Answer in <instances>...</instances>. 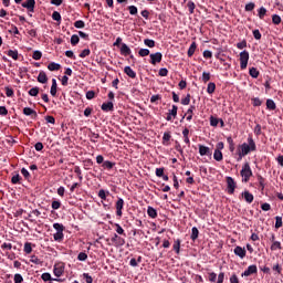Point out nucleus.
Instances as JSON below:
<instances>
[{"instance_id": "1", "label": "nucleus", "mask_w": 283, "mask_h": 283, "mask_svg": "<svg viewBox=\"0 0 283 283\" xmlns=\"http://www.w3.org/2000/svg\"><path fill=\"white\" fill-rule=\"evenodd\" d=\"M248 154H249V144L244 143L242 145H239L237 148L238 163H240V160H242V158H244V156H247Z\"/></svg>"}, {"instance_id": "2", "label": "nucleus", "mask_w": 283, "mask_h": 283, "mask_svg": "<svg viewBox=\"0 0 283 283\" xmlns=\"http://www.w3.org/2000/svg\"><path fill=\"white\" fill-rule=\"evenodd\" d=\"M240 67L241 70H247V66L249 65V52L248 51H242L240 53Z\"/></svg>"}, {"instance_id": "3", "label": "nucleus", "mask_w": 283, "mask_h": 283, "mask_svg": "<svg viewBox=\"0 0 283 283\" xmlns=\"http://www.w3.org/2000/svg\"><path fill=\"white\" fill-rule=\"evenodd\" d=\"M36 6V0H27L22 3V8L28 10V14L32 17V12H34V8Z\"/></svg>"}, {"instance_id": "4", "label": "nucleus", "mask_w": 283, "mask_h": 283, "mask_svg": "<svg viewBox=\"0 0 283 283\" xmlns=\"http://www.w3.org/2000/svg\"><path fill=\"white\" fill-rule=\"evenodd\" d=\"M125 207V200L123 198H118L116 203H115V209H116V216L118 218H123V209Z\"/></svg>"}, {"instance_id": "5", "label": "nucleus", "mask_w": 283, "mask_h": 283, "mask_svg": "<svg viewBox=\"0 0 283 283\" xmlns=\"http://www.w3.org/2000/svg\"><path fill=\"white\" fill-rule=\"evenodd\" d=\"M163 61V53L156 52L150 54V64L157 65V63H160Z\"/></svg>"}, {"instance_id": "6", "label": "nucleus", "mask_w": 283, "mask_h": 283, "mask_svg": "<svg viewBox=\"0 0 283 283\" xmlns=\"http://www.w3.org/2000/svg\"><path fill=\"white\" fill-rule=\"evenodd\" d=\"M41 280H43V282H45V283L63 282V280H61V279H53V277H52V274H50L49 272H44V273L41 275Z\"/></svg>"}, {"instance_id": "7", "label": "nucleus", "mask_w": 283, "mask_h": 283, "mask_svg": "<svg viewBox=\"0 0 283 283\" xmlns=\"http://www.w3.org/2000/svg\"><path fill=\"white\" fill-rule=\"evenodd\" d=\"M228 193L233 195L235 192V180L232 177H227Z\"/></svg>"}, {"instance_id": "8", "label": "nucleus", "mask_w": 283, "mask_h": 283, "mask_svg": "<svg viewBox=\"0 0 283 283\" xmlns=\"http://www.w3.org/2000/svg\"><path fill=\"white\" fill-rule=\"evenodd\" d=\"M23 114L24 116H31L33 120H36V118H39V114L36 113V111L32 109L31 107H24Z\"/></svg>"}, {"instance_id": "9", "label": "nucleus", "mask_w": 283, "mask_h": 283, "mask_svg": "<svg viewBox=\"0 0 283 283\" xmlns=\"http://www.w3.org/2000/svg\"><path fill=\"white\" fill-rule=\"evenodd\" d=\"M242 182H249V163H245L241 169Z\"/></svg>"}, {"instance_id": "10", "label": "nucleus", "mask_w": 283, "mask_h": 283, "mask_svg": "<svg viewBox=\"0 0 283 283\" xmlns=\"http://www.w3.org/2000/svg\"><path fill=\"white\" fill-rule=\"evenodd\" d=\"M176 116H178V106L172 105V108L168 111L166 120L171 122L174 118H176Z\"/></svg>"}, {"instance_id": "11", "label": "nucleus", "mask_w": 283, "mask_h": 283, "mask_svg": "<svg viewBox=\"0 0 283 283\" xmlns=\"http://www.w3.org/2000/svg\"><path fill=\"white\" fill-rule=\"evenodd\" d=\"M111 242L116 244V247H124L125 244V239L120 238L118 234H114L113 238L111 239Z\"/></svg>"}, {"instance_id": "12", "label": "nucleus", "mask_w": 283, "mask_h": 283, "mask_svg": "<svg viewBox=\"0 0 283 283\" xmlns=\"http://www.w3.org/2000/svg\"><path fill=\"white\" fill-rule=\"evenodd\" d=\"M120 54L123 56H130V59H134V55H132V49H129L125 43H122Z\"/></svg>"}, {"instance_id": "13", "label": "nucleus", "mask_w": 283, "mask_h": 283, "mask_svg": "<svg viewBox=\"0 0 283 283\" xmlns=\"http://www.w3.org/2000/svg\"><path fill=\"white\" fill-rule=\"evenodd\" d=\"M193 112H196V105H191V106L188 108V111H187V113L184 115L182 119H185V116H187V117H186V120H188V122L193 120Z\"/></svg>"}, {"instance_id": "14", "label": "nucleus", "mask_w": 283, "mask_h": 283, "mask_svg": "<svg viewBox=\"0 0 283 283\" xmlns=\"http://www.w3.org/2000/svg\"><path fill=\"white\" fill-rule=\"evenodd\" d=\"M199 154L200 156H211V148L205 145H199Z\"/></svg>"}, {"instance_id": "15", "label": "nucleus", "mask_w": 283, "mask_h": 283, "mask_svg": "<svg viewBox=\"0 0 283 283\" xmlns=\"http://www.w3.org/2000/svg\"><path fill=\"white\" fill-rule=\"evenodd\" d=\"M102 112H114V103L113 102H107L103 103L101 106Z\"/></svg>"}, {"instance_id": "16", "label": "nucleus", "mask_w": 283, "mask_h": 283, "mask_svg": "<svg viewBox=\"0 0 283 283\" xmlns=\"http://www.w3.org/2000/svg\"><path fill=\"white\" fill-rule=\"evenodd\" d=\"M53 273L55 277H61V275L65 273V268H63L62 265H54Z\"/></svg>"}, {"instance_id": "17", "label": "nucleus", "mask_w": 283, "mask_h": 283, "mask_svg": "<svg viewBox=\"0 0 283 283\" xmlns=\"http://www.w3.org/2000/svg\"><path fill=\"white\" fill-rule=\"evenodd\" d=\"M234 254H237L239 258H244L247 255V250L242 247H235L234 248Z\"/></svg>"}, {"instance_id": "18", "label": "nucleus", "mask_w": 283, "mask_h": 283, "mask_svg": "<svg viewBox=\"0 0 283 283\" xmlns=\"http://www.w3.org/2000/svg\"><path fill=\"white\" fill-rule=\"evenodd\" d=\"M147 214H148L149 218H153V219L158 218V211L151 206H149L147 208Z\"/></svg>"}, {"instance_id": "19", "label": "nucleus", "mask_w": 283, "mask_h": 283, "mask_svg": "<svg viewBox=\"0 0 283 283\" xmlns=\"http://www.w3.org/2000/svg\"><path fill=\"white\" fill-rule=\"evenodd\" d=\"M38 83H42V84L48 83V74H45L44 71H40L38 75Z\"/></svg>"}, {"instance_id": "20", "label": "nucleus", "mask_w": 283, "mask_h": 283, "mask_svg": "<svg viewBox=\"0 0 283 283\" xmlns=\"http://www.w3.org/2000/svg\"><path fill=\"white\" fill-rule=\"evenodd\" d=\"M48 70H50V72H59V70H61V64L56 62H51L48 65Z\"/></svg>"}, {"instance_id": "21", "label": "nucleus", "mask_w": 283, "mask_h": 283, "mask_svg": "<svg viewBox=\"0 0 283 283\" xmlns=\"http://www.w3.org/2000/svg\"><path fill=\"white\" fill-rule=\"evenodd\" d=\"M198 48V44L196 42H192L188 49L187 55L189 57L193 56V54H196V50Z\"/></svg>"}, {"instance_id": "22", "label": "nucleus", "mask_w": 283, "mask_h": 283, "mask_svg": "<svg viewBox=\"0 0 283 283\" xmlns=\"http://www.w3.org/2000/svg\"><path fill=\"white\" fill-rule=\"evenodd\" d=\"M102 167L103 169H107L109 171L111 169H114V167H116V163L106 160L102 164Z\"/></svg>"}, {"instance_id": "23", "label": "nucleus", "mask_w": 283, "mask_h": 283, "mask_svg": "<svg viewBox=\"0 0 283 283\" xmlns=\"http://www.w3.org/2000/svg\"><path fill=\"white\" fill-rule=\"evenodd\" d=\"M198 235H200V231L198 230V228L193 227L191 229L190 240H192V242H196V240H198Z\"/></svg>"}, {"instance_id": "24", "label": "nucleus", "mask_w": 283, "mask_h": 283, "mask_svg": "<svg viewBox=\"0 0 283 283\" xmlns=\"http://www.w3.org/2000/svg\"><path fill=\"white\" fill-rule=\"evenodd\" d=\"M7 55L13 59V61H19V51L17 50H9Z\"/></svg>"}, {"instance_id": "25", "label": "nucleus", "mask_w": 283, "mask_h": 283, "mask_svg": "<svg viewBox=\"0 0 283 283\" xmlns=\"http://www.w3.org/2000/svg\"><path fill=\"white\" fill-rule=\"evenodd\" d=\"M124 72L129 76V78H136V73L132 69V66H125Z\"/></svg>"}, {"instance_id": "26", "label": "nucleus", "mask_w": 283, "mask_h": 283, "mask_svg": "<svg viewBox=\"0 0 283 283\" xmlns=\"http://www.w3.org/2000/svg\"><path fill=\"white\" fill-rule=\"evenodd\" d=\"M227 143L229 145V150L231 151V154H233V151H235V143H233V138L228 137Z\"/></svg>"}, {"instance_id": "27", "label": "nucleus", "mask_w": 283, "mask_h": 283, "mask_svg": "<svg viewBox=\"0 0 283 283\" xmlns=\"http://www.w3.org/2000/svg\"><path fill=\"white\" fill-rule=\"evenodd\" d=\"M56 87H57L56 78H53L52 85H51V91H50L51 96H56Z\"/></svg>"}, {"instance_id": "28", "label": "nucleus", "mask_w": 283, "mask_h": 283, "mask_svg": "<svg viewBox=\"0 0 283 283\" xmlns=\"http://www.w3.org/2000/svg\"><path fill=\"white\" fill-rule=\"evenodd\" d=\"M180 244H181V241L180 239H177L175 242H174V245H172V249L174 251L178 254H180Z\"/></svg>"}, {"instance_id": "29", "label": "nucleus", "mask_w": 283, "mask_h": 283, "mask_svg": "<svg viewBox=\"0 0 283 283\" xmlns=\"http://www.w3.org/2000/svg\"><path fill=\"white\" fill-rule=\"evenodd\" d=\"M249 74L252 76V78H258L260 76V71L255 67H251L249 70Z\"/></svg>"}, {"instance_id": "30", "label": "nucleus", "mask_w": 283, "mask_h": 283, "mask_svg": "<svg viewBox=\"0 0 283 283\" xmlns=\"http://www.w3.org/2000/svg\"><path fill=\"white\" fill-rule=\"evenodd\" d=\"M282 250V243L280 241H274L271 245V251H280Z\"/></svg>"}, {"instance_id": "31", "label": "nucleus", "mask_w": 283, "mask_h": 283, "mask_svg": "<svg viewBox=\"0 0 283 283\" xmlns=\"http://www.w3.org/2000/svg\"><path fill=\"white\" fill-rule=\"evenodd\" d=\"M53 229L59 233H63V231H65V226H63V223H54Z\"/></svg>"}, {"instance_id": "32", "label": "nucleus", "mask_w": 283, "mask_h": 283, "mask_svg": "<svg viewBox=\"0 0 283 283\" xmlns=\"http://www.w3.org/2000/svg\"><path fill=\"white\" fill-rule=\"evenodd\" d=\"M213 158L214 160H217V163L222 161V158H223L222 150H214Z\"/></svg>"}, {"instance_id": "33", "label": "nucleus", "mask_w": 283, "mask_h": 283, "mask_svg": "<svg viewBox=\"0 0 283 283\" xmlns=\"http://www.w3.org/2000/svg\"><path fill=\"white\" fill-rule=\"evenodd\" d=\"M107 196H109V191H105L104 189L98 191V198H101V200H107Z\"/></svg>"}, {"instance_id": "34", "label": "nucleus", "mask_w": 283, "mask_h": 283, "mask_svg": "<svg viewBox=\"0 0 283 283\" xmlns=\"http://www.w3.org/2000/svg\"><path fill=\"white\" fill-rule=\"evenodd\" d=\"M80 41H81V38H78V35L77 34H73L72 36H71V45H78V43H80Z\"/></svg>"}, {"instance_id": "35", "label": "nucleus", "mask_w": 283, "mask_h": 283, "mask_svg": "<svg viewBox=\"0 0 283 283\" xmlns=\"http://www.w3.org/2000/svg\"><path fill=\"white\" fill-rule=\"evenodd\" d=\"M24 253H27V255H30V253H32V243L31 242L24 243Z\"/></svg>"}, {"instance_id": "36", "label": "nucleus", "mask_w": 283, "mask_h": 283, "mask_svg": "<svg viewBox=\"0 0 283 283\" xmlns=\"http://www.w3.org/2000/svg\"><path fill=\"white\" fill-rule=\"evenodd\" d=\"M144 44H145L147 48H156V41L150 40V39H145V40H144Z\"/></svg>"}, {"instance_id": "37", "label": "nucleus", "mask_w": 283, "mask_h": 283, "mask_svg": "<svg viewBox=\"0 0 283 283\" xmlns=\"http://www.w3.org/2000/svg\"><path fill=\"white\" fill-rule=\"evenodd\" d=\"M53 238H54L55 242H63L64 234H63V232H56L53 234Z\"/></svg>"}, {"instance_id": "38", "label": "nucleus", "mask_w": 283, "mask_h": 283, "mask_svg": "<svg viewBox=\"0 0 283 283\" xmlns=\"http://www.w3.org/2000/svg\"><path fill=\"white\" fill-rule=\"evenodd\" d=\"M220 123V118L210 116V125L211 127H218V124Z\"/></svg>"}, {"instance_id": "39", "label": "nucleus", "mask_w": 283, "mask_h": 283, "mask_svg": "<svg viewBox=\"0 0 283 283\" xmlns=\"http://www.w3.org/2000/svg\"><path fill=\"white\" fill-rule=\"evenodd\" d=\"M187 8L189 9L190 14H193L196 11V3L193 1H188Z\"/></svg>"}, {"instance_id": "40", "label": "nucleus", "mask_w": 283, "mask_h": 283, "mask_svg": "<svg viewBox=\"0 0 283 283\" xmlns=\"http://www.w3.org/2000/svg\"><path fill=\"white\" fill-rule=\"evenodd\" d=\"M74 28H77V30H83V28H85V22L83 20H77L74 22Z\"/></svg>"}, {"instance_id": "41", "label": "nucleus", "mask_w": 283, "mask_h": 283, "mask_svg": "<svg viewBox=\"0 0 283 283\" xmlns=\"http://www.w3.org/2000/svg\"><path fill=\"white\" fill-rule=\"evenodd\" d=\"M74 172L77 175L78 180L82 181L83 180V172L81 170V167L75 166L74 167Z\"/></svg>"}, {"instance_id": "42", "label": "nucleus", "mask_w": 283, "mask_h": 283, "mask_svg": "<svg viewBox=\"0 0 283 283\" xmlns=\"http://www.w3.org/2000/svg\"><path fill=\"white\" fill-rule=\"evenodd\" d=\"M272 22L274 25H280L282 23V18L277 14L272 15Z\"/></svg>"}, {"instance_id": "43", "label": "nucleus", "mask_w": 283, "mask_h": 283, "mask_svg": "<svg viewBox=\"0 0 283 283\" xmlns=\"http://www.w3.org/2000/svg\"><path fill=\"white\" fill-rule=\"evenodd\" d=\"M266 107L271 111H274L277 106L275 105V102L273 99H268Z\"/></svg>"}, {"instance_id": "44", "label": "nucleus", "mask_w": 283, "mask_h": 283, "mask_svg": "<svg viewBox=\"0 0 283 283\" xmlns=\"http://www.w3.org/2000/svg\"><path fill=\"white\" fill-rule=\"evenodd\" d=\"M39 92H40L39 86L32 87V88L29 91V96H39Z\"/></svg>"}, {"instance_id": "45", "label": "nucleus", "mask_w": 283, "mask_h": 283, "mask_svg": "<svg viewBox=\"0 0 283 283\" xmlns=\"http://www.w3.org/2000/svg\"><path fill=\"white\" fill-rule=\"evenodd\" d=\"M128 11L129 14H132L133 17H136V14H138V8L136 6H129Z\"/></svg>"}, {"instance_id": "46", "label": "nucleus", "mask_w": 283, "mask_h": 283, "mask_svg": "<svg viewBox=\"0 0 283 283\" xmlns=\"http://www.w3.org/2000/svg\"><path fill=\"white\" fill-rule=\"evenodd\" d=\"M207 92H208L209 94H213V92H216V83L210 82V83L208 84Z\"/></svg>"}, {"instance_id": "47", "label": "nucleus", "mask_w": 283, "mask_h": 283, "mask_svg": "<svg viewBox=\"0 0 283 283\" xmlns=\"http://www.w3.org/2000/svg\"><path fill=\"white\" fill-rule=\"evenodd\" d=\"M258 17H259L260 19H264V17H266V8L261 7V8L259 9Z\"/></svg>"}, {"instance_id": "48", "label": "nucleus", "mask_w": 283, "mask_h": 283, "mask_svg": "<svg viewBox=\"0 0 283 283\" xmlns=\"http://www.w3.org/2000/svg\"><path fill=\"white\" fill-rule=\"evenodd\" d=\"M42 56H43V53H41V51H34L32 59H34V61H41Z\"/></svg>"}, {"instance_id": "49", "label": "nucleus", "mask_w": 283, "mask_h": 283, "mask_svg": "<svg viewBox=\"0 0 283 283\" xmlns=\"http://www.w3.org/2000/svg\"><path fill=\"white\" fill-rule=\"evenodd\" d=\"M21 181V175L17 174L11 178V182L12 185H19V182Z\"/></svg>"}, {"instance_id": "50", "label": "nucleus", "mask_w": 283, "mask_h": 283, "mask_svg": "<svg viewBox=\"0 0 283 283\" xmlns=\"http://www.w3.org/2000/svg\"><path fill=\"white\" fill-rule=\"evenodd\" d=\"M209 81H211V73L203 72L202 73V82L209 83Z\"/></svg>"}, {"instance_id": "51", "label": "nucleus", "mask_w": 283, "mask_h": 283, "mask_svg": "<svg viewBox=\"0 0 283 283\" xmlns=\"http://www.w3.org/2000/svg\"><path fill=\"white\" fill-rule=\"evenodd\" d=\"M155 174L157 178H163L165 176V168H156Z\"/></svg>"}, {"instance_id": "52", "label": "nucleus", "mask_w": 283, "mask_h": 283, "mask_svg": "<svg viewBox=\"0 0 283 283\" xmlns=\"http://www.w3.org/2000/svg\"><path fill=\"white\" fill-rule=\"evenodd\" d=\"M52 19L53 21H57L59 23H61V13L59 11H54L52 13Z\"/></svg>"}, {"instance_id": "53", "label": "nucleus", "mask_w": 283, "mask_h": 283, "mask_svg": "<svg viewBox=\"0 0 283 283\" xmlns=\"http://www.w3.org/2000/svg\"><path fill=\"white\" fill-rule=\"evenodd\" d=\"M114 226L116 227V233H118V235H125V230L123 227H120V224L115 223Z\"/></svg>"}, {"instance_id": "54", "label": "nucleus", "mask_w": 283, "mask_h": 283, "mask_svg": "<svg viewBox=\"0 0 283 283\" xmlns=\"http://www.w3.org/2000/svg\"><path fill=\"white\" fill-rule=\"evenodd\" d=\"M90 54H92V51H90V49H84V50L80 53V59H85V56H90Z\"/></svg>"}, {"instance_id": "55", "label": "nucleus", "mask_w": 283, "mask_h": 283, "mask_svg": "<svg viewBox=\"0 0 283 283\" xmlns=\"http://www.w3.org/2000/svg\"><path fill=\"white\" fill-rule=\"evenodd\" d=\"M77 260L80 262H85V260H87V253L85 252H80L78 255H77Z\"/></svg>"}, {"instance_id": "56", "label": "nucleus", "mask_w": 283, "mask_h": 283, "mask_svg": "<svg viewBox=\"0 0 283 283\" xmlns=\"http://www.w3.org/2000/svg\"><path fill=\"white\" fill-rule=\"evenodd\" d=\"M51 207H52V209H54L55 211L59 210V209H61V201H59V200L52 201Z\"/></svg>"}, {"instance_id": "57", "label": "nucleus", "mask_w": 283, "mask_h": 283, "mask_svg": "<svg viewBox=\"0 0 283 283\" xmlns=\"http://www.w3.org/2000/svg\"><path fill=\"white\" fill-rule=\"evenodd\" d=\"M189 103H191V94H187V96L181 99V105H189Z\"/></svg>"}, {"instance_id": "58", "label": "nucleus", "mask_w": 283, "mask_h": 283, "mask_svg": "<svg viewBox=\"0 0 283 283\" xmlns=\"http://www.w3.org/2000/svg\"><path fill=\"white\" fill-rule=\"evenodd\" d=\"M4 90H6V96H8V98H12V96H14V90L8 86Z\"/></svg>"}, {"instance_id": "59", "label": "nucleus", "mask_w": 283, "mask_h": 283, "mask_svg": "<svg viewBox=\"0 0 283 283\" xmlns=\"http://www.w3.org/2000/svg\"><path fill=\"white\" fill-rule=\"evenodd\" d=\"M138 54H139V56H143V57L149 56V49H140L138 51Z\"/></svg>"}, {"instance_id": "60", "label": "nucleus", "mask_w": 283, "mask_h": 283, "mask_svg": "<svg viewBox=\"0 0 283 283\" xmlns=\"http://www.w3.org/2000/svg\"><path fill=\"white\" fill-rule=\"evenodd\" d=\"M282 224V217H275V229H281Z\"/></svg>"}, {"instance_id": "61", "label": "nucleus", "mask_w": 283, "mask_h": 283, "mask_svg": "<svg viewBox=\"0 0 283 283\" xmlns=\"http://www.w3.org/2000/svg\"><path fill=\"white\" fill-rule=\"evenodd\" d=\"M13 282L23 283V276L21 274H14Z\"/></svg>"}, {"instance_id": "62", "label": "nucleus", "mask_w": 283, "mask_h": 283, "mask_svg": "<svg viewBox=\"0 0 283 283\" xmlns=\"http://www.w3.org/2000/svg\"><path fill=\"white\" fill-rule=\"evenodd\" d=\"M237 48L239 50H244V48H247V40H242L241 42L237 43Z\"/></svg>"}, {"instance_id": "63", "label": "nucleus", "mask_w": 283, "mask_h": 283, "mask_svg": "<svg viewBox=\"0 0 283 283\" xmlns=\"http://www.w3.org/2000/svg\"><path fill=\"white\" fill-rule=\"evenodd\" d=\"M249 151H255V142L249 139Z\"/></svg>"}, {"instance_id": "64", "label": "nucleus", "mask_w": 283, "mask_h": 283, "mask_svg": "<svg viewBox=\"0 0 283 283\" xmlns=\"http://www.w3.org/2000/svg\"><path fill=\"white\" fill-rule=\"evenodd\" d=\"M83 277H84V280H85L86 283H92V282H94V279H92V276H91L90 274H87V273H84V274H83Z\"/></svg>"}]
</instances>
